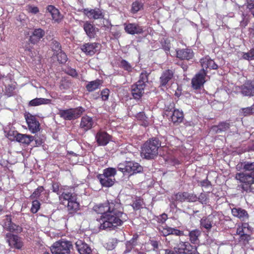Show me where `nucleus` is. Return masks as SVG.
I'll list each match as a JSON object with an SVG mask.
<instances>
[{
	"label": "nucleus",
	"mask_w": 254,
	"mask_h": 254,
	"mask_svg": "<svg viewBox=\"0 0 254 254\" xmlns=\"http://www.w3.org/2000/svg\"><path fill=\"white\" fill-rule=\"evenodd\" d=\"M173 74V71L171 70H167L163 72L160 78L161 85L162 86H165L172 79Z\"/></svg>",
	"instance_id": "31"
},
{
	"label": "nucleus",
	"mask_w": 254,
	"mask_h": 254,
	"mask_svg": "<svg viewBox=\"0 0 254 254\" xmlns=\"http://www.w3.org/2000/svg\"><path fill=\"white\" fill-rule=\"evenodd\" d=\"M18 132L17 131L9 130L7 133V137L10 140L16 139L17 135Z\"/></svg>",
	"instance_id": "49"
},
{
	"label": "nucleus",
	"mask_w": 254,
	"mask_h": 254,
	"mask_svg": "<svg viewBox=\"0 0 254 254\" xmlns=\"http://www.w3.org/2000/svg\"><path fill=\"white\" fill-rule=\"evenodd\" d=\"M186 201L189 202H195L197 200L196 195L186 192Z\"/></svg>",
	"instance_id": "46"
},
{
	"label": "nucleus",
	"mask_w": 254,
	"mask_h": 254,
	"mask_svg": "<svg viewBox=\"0 0 254 254\" xmlns=\"http://www.w3.org/2000/svg\"><path fill=\"white\" fill-rule=\"evenodd\" d=\"M141 203L139 201H134L132 204V207L134 209H138L141 207Z\"/></svg>",
	"instance_id": "61"
},
{
	"label": "nucleus",
	"mask_w": 254,
	"mask_h": 254,
	"mask_svg": "<svg viewBox=\"0 0 254 254\" xmlns=\"http://www.w3.org/2000/svg\"><path fill=\"white\" fill-rule=\"evenodd\" d=\"M220 222V218L218 215L211 214L207 217H203L200 220V226L207 230H210L211 228L217 226Z\"/></svg>",
	"instance_id": "8"
},
{
	"label": "nucleus",
	"mask_w": 254,
	"mask_h": 254,
	"mask_svg": "<svg viewBox=\"0 0 254 254\" xmlns=\"http://www.w3.org/2000/svg\"><path fill=\"white\" fill-rule=\"evenodd\" d=\"M47 11L50 13L55 22H59L62 19V15L58 9L53 5H49L47 8Z\"/></svg>",
	"instance_id": "29"
},
{
	"label": "nucleus",
	"mask_w": 254,
	"mask_h": 254,
	"mask_svg": "<svg viewBox=\"0 0 254 254\" xmlns=\"http://www.w3.org/2000/svg\"><path fill=\"white\" fill-rule=\"evenodd\" d=\"M148 74L146 71L142 72L138 81L131 86L132 95L134 99H140L144 92V89L149 83Z\"/></svg>",
	"instance_id": "4"
},
{
	"label": "nucleus",
	"mask_w": 254,
	"mask_h": 254,
	"mask_svg": "<svg viewBox=\"0 0 254 254\" xmlns=\"http://www.w3.org/2000/svg\"><path fill=\"white\" fill-rule=\"evenodd\" d=\"M83 12L89 19H98L104 17L101 10L99 8L84 9Z\"/></svg>",
	"instance_id": "17"
},
{
	"label": "nucleus",
	"mask_w": 254,
	"mask_h": 254,
	"mask_svg": "<svg viewBox=\"0 0 254 254\" xmlns=\"http://www.w3.org/2000/svg\"><path fill=\"white\" fill-rule=\"evenodd\" d=\"M25 118L28 128L32 133H35L40 130V124L35 116L28 113L25 115Z\"/></svg>",
	"instance_id": "11"
},
{
	"label": "nucleus",
	"mask_w": 254,
	"mask_h": 254,
	"mask_svg": "<svg viewBox=\"0 0 254 254\" xmlns=\"http://www.w3.org/2000/svg\"><path fill=\"white\" fill-rule=\"evenodd\" d=\"M237 234L241 236L246 235V233L241 227H239L237 230Z\"/></svg>",
	"instance_id": "62"
},
{
	"label": "nucleus",
	"mask_w": 254,
	"mask_h": 254,
	"mask_svg": "<svg viewBox=\"0 0 254 254\" xmlns=\"http://www.w3.org/2000/svg\"><path fill=\"white\" fill-rule=\"evenodd\" d=\"M201 185L202 187H207L209 185V182L207 180H203L201 182Z\"/></svg>",
	"instance_id": "64"
},
{
	"label": "nucleus",
	"mask_w": 254,
	"mask_h": 254,
	"mask_svg": "<svg viewBox=\"0 0 254 254\" xmlns=\"http://www.w3.org/2000/svg\"><path fill=\"white\" fill-rule=\"evenodd\" d=\"M111 137L106 132L99 130L96 134L95 139L100 146H105L111 140Z\"/></svg>",
	"instance_id": "13"
},
{
	"label": "nucleus",
	"mask_w": 254,
	"mask_h": 254,
	"mask_svg": "<svg viewBox=\"0 0 254 254\" xmlns=\"http://www.w3.org/2000/svg\"><path fill=\"white\" fill-rule=\"evenodd\" d=\"M44 190V188L43 187L40 186L31 195L30 197L31 198H35L38 197L41 193Z\"/></svg>",
	"instance_id": "44"
},
{
	"label": "nucleus",
	"mask_w": 254,
	"mask_h": 254,
	"mask_svg": "<svg viewBox=\"0 0 254 254\" xmlns=\"http://www.w3.org/2000/svg\"><path fill=\"white\" fill-rule=\"evenodd\" d=\"M231 125L227 122L220 123L217 126H214L210 128V132L213 133H219L227 131L230 127Z\"/></svg>",
	"instance_id": "22"
},
{
	"label": "nucleus",
	"mask_w": 254,
	"mask_h": 254,
	"mask_svg": "<svg viewBox=\"0 0 254 254\" xmlns=\"http://www.w3.org/2000/svg\"><path fill=\"white\" fill-rule=\"evenodd\" d=\"M243 58L247 60H254V48L248 53H244Z\"/></svg>",
	"instance_id": "43"
},
{
	"label": "nucleus",
	"mask_w": 254,
	"mask_h": 254,
	"mask_svg": "<svg viewBox=\"0 0 254 254\" xmlns=\"http://www.w3.org/2000/svg\"><path fill=\"white\" fill-rule=\"evenodd\" d=\"M247 8L249 10L250 12L253 14L254 17V0H248Z\"/></svg>",
	"instance_id": "48"
},
{
	"label": "nucleus",
	"mask_w": 254,
	"mask_h": 254,
	"mask_svg": "<svg viewBox=\"0 0 254 254\" xmlns=\"http://www.w3.org/2000/svg\"><path fill=\"white\" fill-rule=\"evenodd\" d=\"M241 93L244 96H254V82H247L245 83L241 87Z\"/></svg>",
	"instance_id": "26"
},
{
	"label": "nucleus",
	"mask_w": 254,
	"mask_h": 254,
	"mask_svg": "<svg viewBox=\"0 0 254 254\" xmlns=\"http://www.w3.org/2000/svg\"><path fill=\"white\" fill-rule=\"evenodd\" d=\"M176 54L177 57L181 60H189L193 56V52L190 49L177 50Z\"/></svg>",
	"instance_id": "23"
},
{
	"label": "nucleus",
	"mask_w": 254,
	"mask_h": 254,
	"mask_svg": "<svg viewBox=\"0 0 254 254\" xmlns=\"http://www.w3.org/2000/svg\"><path fill=\"white\" fill-rule=\"evenodd\" d=\"M97 178L101 185L104 187H110L112 186L115 181V178H109L103 174L98 175Z\"/></svg>",
	"instance_id": "28"
},
{
	"label": "nucleus",
	"mask_w": 254,
	"mask_h": 254,
	"mask_svg": "<svg viewBox=\"0 0 254 254\" xmlns=\"http://www.w3.org/2000/svg\"><path fill=\"white\" fill-rule=\"evenodd\" d=\"M158 229L161 234L164 236H167L170 235H175L177 236H180L184 235L183 231L167 226H160Z\"/></svg>",
	"instance_id": "12"
},
{
	"label": "nucleus",
	"mask_w": 254,
	"mask_h": 254,
	"mask_svg": "<svg viewBox=\"0 0 254 254\" xmlns=\"http://www.w3.org/2000/svg\"><path fill=\"white\" fill-rule=\"evenodd\" d=\"M109 90L106 88L103 89L101 93V98L103 100L106 101L108 100L109 95Z\"/></svg>",
	"instance_id": "52"
},
{
	"label": "nucleus",
	"mask_w": 254,
	"mask_h": 254,
	"mask_svg": "<svg viewBox=\"0 0 254 254\" xmlns=\"http://www.w3.org/2000/svg\"><path fill=\"white\" fill-rule=\"evenodd\" d=\"M196 248L195 246H191L188 242H181L174 249L177 254H191L195 252Z\"/></svg>",
	"instance_id": "9"
},
{
	"label": "nucleus",
	"mask_w": 254,
	"mask_h": 254,
	"mask_svg": "<svg viewBox=\"0 0 254 254\" xmlns=\"http://www.w3.org/2000/svg\"><path fill=\"white\" fill-rule=\"evenodd\" d=\"M95 211L101 214L100 230L110 231L118 228L127 219L126 214L119 200L108 201L107 202L94 207Z\"/></svg>",
	"instance_id": "1"
},
{
	"label": "nucleus",
	"mask_w": 254,
	"mask_h": 254,
	"mask_svg": "<svg viewBox=\"0 0 254 254\" xmlns=\"http://www.w3.org/2000/svg\"><path fill=\"white\" fill-rule=\"evenodd\" d=\"M143 168L138 163L128 161L127 168L126 169L127 173L130 175L142 172Z\"/></svg>",
	"instance_id": "19"
},
{
	"label": "nucleus",
	"mask_w": 254,
	"mask_h": 254,
	"mask_svg": "<svg viewBox=\"0 0 254 254\" xmlns=\"http://www.w3.org/2000/svg\"><path fill=\"white\" fill-rule=\"evenodd\" d=\"M200 64L202 67V70H205V68L216 69L218 68L217 64L208 56L202 58L200 60Z\"/></svg>",
	"instance_id": "20"
},
{
	"label": "nucleus",
	"mask_w": 254,
	"mask_h": 254,
	"mask_svg": "<svg viewBox=\"0 0 254 254\" xmlns=\"http://www.w3.org/2000/svg\"><path fill=\"white\" fill-rule=\"evenodd\" d=\"M197 200L202 204H207L208 202V198L205 193H201L197 197Z\"/></svg>",
	"instance_id": "50"
},
{
	"label": "nucleus",
	"mask_w": 254,
	"mask_h": 254,
	"mask_svg": "<svg viewBox=\"0 0 254 254\" xmlns=\"http://www.w3.org/2000/svg\"><path fill=\"white\" fill-rule=\"evenodd\" d=\"M60 200L64 205L67 203V210L70 213L76 212L79 207V204L76 201V196L71 193L63 192L59 196Z\"/></svg>",
	"instance_id": "5"
},
{
	"label": "nucleus",
	"mask_w": 254,
	"mask_h": 254,
	"mask_svg": "<svg viewBox=\"0 0 254 254\" xmlns=\"http://www.w3.org/2000/svg\"><path fill=\"white\" fill-rule=\"evenodd\" d=\"M162 43L164 50L167 52L169 51L171 48L170 43L166 40L162 41Z\"/></svg>",
	"instance_id": "56"
},
{
	"label": "nucleus",
	"mask_w": 254,
	"mask_h": 254,
	"mask_svg": "<svg viewBox=\"0 0 254 254\" xmlns=\"http://www.w3.org/2000/svg\"><path fill=\"white\" fill-rule=\"evenodd\" d=\"M102 81L101 80L97 79L89 82L86 86L87 90L89 92H92L100 87Z\"/></svg>",
	"instance_id": "34"
},
{
	"label": "nucleus",
	"mask_w": 254,
	"mask_h": 254,
	"mask_svg": "<svg viewBox=\"0 0 254 254\" xmlns=\"http://www.w3.org/2000/svg\"><path fill=\"white\" fill-rule=\"evenodd\" d=\"M149 244L153 247V250L154 251H158L161 246V243L159 242L154 240H150Z\"/></svg>",
	"instance_id": "45"
},
{
	"label": "nucleus",
	"mask_w": 254,
	"mask_h": 254,
	"mask_svg": "<svg viewBox=\"0 0 254 254\" xmlns=\"http://www.w3.org/2000/svg\"><path fill=\"white\" fill-rule=\"evenodd\" d=\"M51 46L53 50L56 51L57 52L61 51V46L59 43L55 40L52 41Z\"/></svg>",
	"instance_id": "51"
},
{
	"label": "nucleus",
	"mask_w": 254,
	"mask_h": 254,
	"mask_svg": "<svg viewBox=\"0 0 254 254\" xmlns=\"http://www.w3.org/2000/svg\"><path fill=\"white\" fill-rule=\"evenodd\" d=\"M106 245V248L108 250H112L115 247V244H114L113 241L108 242Z\"/></svg>",
	"instance_id": "59"
},
{
	"label": "nucleus",
	"mask_w": 254,
	"mask_h": 254,
	"mask_svg": "<svg viewBox=\"0 0 254 254\" xmlns=\"http://www.w3.org/2000/svg\"><path fill=\"white\" fill-rule=\"evenodd\" d=\"M136 118L138 120L142 121L143 122L146 121V117L143 112H140L138 113L136 116Z\"/></svg>",
	"instance_id": "57"
},
{
	"label": "nucleus",
	"mask_w": 254,
	"mask_h": 254,
	"mask_svg": "<svg viewBox=\"0 0 254 254\" xmlns=\"http://www.w3.org/2000/svg\"><path fill=\"white\" fill-rule=\"evenodd\" d=\"M184 118L183 113L178 109H174L171 116L172 121L174 123H181Z\"/></svg>",
	"instance_id": "32"
},
{
	"label": "nucleus",
	"mask_w": 254,
	"mask_h": 254,
	"mask_svg": "<svg viewBox=\"0 0 254 254\" xmlns=\"http://www.w3.org/2000/svg\"><path fill=\"white\" fill-rule=\"evenodd\" d=\"M72 249V243L70 241L60 240L54 243L51 247L52 254H70Z\"/></svg>",
	"instance_id": "6"
},
{
	"label": "nucleus",
	"mask_w": 254,
	"mask_h": 254,
	"mask_svg": "<svg viewBox=\"0 0 254 254\" xmlns=\"http://www.w3.org/2000/svg\"><path fill=\"white\" fill-rule=\"evenodd\" d=\"M34 140V136L18 133L16 140L21 143L29 145Z\"/></svg>",
	"instance_id": "30"
},
{
	"label": "nucleus",
	"mask_w": 254,
	"mask_h": 254,
	"mask_svg": "<svg viewBox=\"0 0 254 254\" xmlns=\"http://www.w3.org/2000/svg\"><path fill=\"white\" fill-rule=\"evenodd\" d=\"M200 235V231L197 229L193 230L190 232L189 237L190 242L193 244H196L198 241V237Z\"/></svg>",
	"instance_id": "35"
},
{
	"label": "nucleus",
	"mask_w": 254,
	"mask_h": 254,
	"mask_svg": "<svg viewBox=\"0 0 254 254\" xmlns=\"http://www.w3.org/2000/svg\"><path fill=\"white\" fill-rule=\"evenodd\" d=\"M168 218L167 215L163 213L157 217V221L159 223L163 224Z\"/></svg>",
	"instance_id": "54"
},
{
	"label": "nucleus",
	"mask_w": 254,
	"mask_h": 254,
	"mask_svg": "<svg viewBox=\"0 0 254 254\" xmlns=\"http://www.w3.org/2000/svg\"><path fill=\"white\" fill-rule=\"evenodd\" d=\"M5 239L10 247L16 249H20L22 247V245L20 239L17 236L7 233Z\"/></svg>",
	"instance_id": "14"
},
{
	"label": "nucleus",
	"mask_w": 254,
	"mask_h": 254,
	"mask_svg": "<svg viewBox=\"0 0 254 254\" xmlns=\"http://www.w3.org/2000/svg\"><path fill=\"white\" fill-rule=\"evenodd\" d=\"M116 174V170L113 168H109L104 170L102 174L110 178H115L114 177Z\"/></svg>",
	"instance_id": "38"
},
{
	"label": "nucleus",
	"mask_w": 254,
	"mask_h": 254,
	"mask_svg": "<svg viewBox=\"0 0 254 254\" xmlns=\"http://www.w3.org/2000/svg\"><path fill=\"white\" fill-rule=\"evenodd\" d=\"M84 111L83 108L78 107L76 108L61 110L59 115L64 120H72L79 118Z\"/></svg>",
	"instance_id": "7"
},
{
	"label": "nucleus",
	"mask_w": 254,
	"mask_h": 254,
	"mask_svg": "<svg viewBox=\"0 0 254 254\" xmlns=\"http://www.w3.org/2000/svg\"><path fill=\"white\" fill-rule=\"evenodd\" d=\"M29 11L33 14H36L39 12V9L36 6H30L29 7Z\"/></svg>",
	"instance_id": "58"
},
{
	"label": "nucleus",
	"mask_w": 254,
	"mask_h": 254,
	"mask_svg": "<svg viewBox=\"0 0 254 254\" xmlns=\"http://www.w3.org/2000/svg\"><path fill=\"white\" fill-rule=\"evenodd\" d=\"M40 207V202L37 200H33L32 203L31 211L33 213H35L39 210Z\"/></svg>",
	"instance_id": "40"
},
{
	"label": "nucleus",
	"mask_w": 254,
	"mask_h": 254,
	"mask_svg": "<svg viewBox=\"0 0 254 254\" xmlns=\"http://www.w3.org/2000/svg\"><path fill=\"white\" fill-rule=\"evenodd\" d=\"M57 59L61 63L63 64L66 62L67 58L66 54L62 52L61 50L59 51V53L57 54Z\"/></svg>",
	"instance_id": "42"
},
{
	"label": "nucleus",
	"mask_w": 254,
	"mask_h": 254,
	"mask_svg": "<svg viewBox=\"0 0 254 254\" xmlns=\"http://www.w3.org/2000/svg\"><path fill=\"white\" fill-rule=\"evenodd\" d=\"M241 227L243 228L244 232L246 233V235L250 233L251 231V228L249 226V225L248 223H244L242 224Z\"/></svg>",
	"instance_id": "55"
},
{
	"label": "nucleus",
	"mask_w": 254,
	"mask_h": 254,
	"mask_svg": "<svg viewBox=\"0 0 254 254\" xmlns=\"http://www.w3.org/2000/svg\"><path fill=\"white\" fill-rule=\"evenodd\" d=\"M94 125V120L88 116H84L81 119L80 127L83 130L87 131L91 129Z\"/></svg>",
	"instance_id": "18"
},
{
	"label": "nucleus",
	"mask_w": 254,
	"mask_h": 254,
	"mask_svg": "<svg viewBox=\"0 0 254 254\" xmlns=\"http://www.w3.org/2000/svg\"><path fill=\"white\" fill-rule=\"evenodd\" d=\"M120 66L128 71H131L132 69L130 64L124 60H122L121 61Z\"/></svg>",
	"instance_id": "41"
},
{
	"label": "nucleus",
	"mask_w": 254,
	"mask_h": 254,
	"mask_svg": "<svg viewBox=\"0 0 254 254\" xmlns=\"http://www.w3.org/2000/svg\"><path fill=\"white\" fill-rule=\"evenodd\" d=\"M83 27L86 34L90 38H94L98 31V28L88 21L84 23Z\"/></svg>",
	"instance_id": "24"
},
{
	"label": "nucleus",
	"mask_w": 254,
	"mask_h": 254,
	"mask_svg": "<svg viewBox=\"0 0 254 254\" xmlns=\"http://www.w3.org/2000/svg\"><path fill=\"white\" fill-rule=\"evenodd\" d=\"M161 144L158 139L154 138L146 141L142 148L141 155L147 159H153L158 154Z\"/></svg>",
	"instance_id": "3"
},
{
	"label": "nucleus",
	"mask_w": 254,
	"mask_h": 254,
	"mask_svg": "<svg viewBox=\"0 0 254 254\" xmlns=\"http://www.w3.org/2000/svg\"><path fill=\"white\" fill-rule=\"evenodd\" d=\"M3 227L10 232H20L21 228L18 225H16L11 222V216L9 215L5 216L4 219Z\"/></svg>",
	"instance_id": "16"
},
{
	"label": "nucleus",
	"mask_w": 254,
	"mask_h": 254,
	"mask_svg": "<svg viewBox=\"0 0 254 254\" xmlns=\"http://www.w3.org/2000/svg\"><path fill=\"white\" fill-rule=\"evenodd\" d=\"M243 169L245 172L237 173L235 178L242 183L243 190L251 192L253 190L252 185L254 184V162H245Z\"/></svg>",
	"instance_id": "2"
},
{
	"label": "nucleus",
	"mask_w": 254,
	"mask_h": 254,
	"mask_svg": "<svg viewBox=\"0 0 254 254\" xmlns=\"http://www.w3.org/2000/svg\"><path fill=\"white\" fill-rule=\"evenodd\" d=\"M124 25L126 32L130 34H140L143 31L142 28L135 23L125 24Z\"/></svg>",
	"instance_id": "25"
},
{
	"label": "nucleus",
	"mask_w": 254,
	"mask_h": 254,
	"mask_svg": "<svg viewBox=\"0 0 254 254\" xmlns=\"http://www.w3.org/2000/svg\"><path fill=\"white\" fill-rule=\"evenodd\" d=\"M99 48V44L96 43H85L81 47L82 52L87 55H93L97 52Z\"/></svg>",
	"instance_id": "15"
},
{
	"label": "nucleus",
	"mask_w": 254,
	"mask_h": 254,
	"mask_svg": "<svg viewBox=\"0 0 254 254\" xmlns=\"http://www.w3.org/2000/svg\"><path fill=\"white\" fill-rule=\"evenodd\" d=\"M68 73L72 77H76L77 76V73L74 69H69Z\"/></svg>",
	"instance_id": "63"
},
{
	"label": "nucleus",
	"mask_w": 254,
	"mask_h": 254,
	"mask_svg": "<svg viewBox=\"0 0 254 254\" xmlns=\"http://www.w3.org/2000/svg\"><path fill=\"white\" fill-rule=\"evenodd\" d=\"M127 162L128 161H126L124 163H120L118 166L119 170L123 173H127L126 169L127 168Z\"/></svg>",
	"instance_id": "53"
},
{
	"label": "nucleus",
	"mask_w": 254,
	"mask_h": 254,
	"mask_svg": "<svg viewBox=\"0 0 254 254\" xmlns=\"http://www.w3.org/2000/svg\"><path fill=\"white\" fill-rule=\"evenodd\" d=\"M49 100L45 98H35L31 100L29 105L32 106H39L42 104H46L49 102Z\"/></svg>",
	"instance_id": "36"
},
{
	"label": "nucleus",
	"mask_w": 254,
	"mask_h": 254,
	"mask_svg": "<svg viewBox=\"0 0 254 254\" xmlns=\"http://www.w3.org/2000/svg\"><path fill=\"white\" fill-rule=\"evenodd\" d=\"M75 244L76 249L80 254H91V249L82 241L78 240Z\"/></svg>",
	"instance_id": "21"
},
{
	"label": "nucleus",
	"mask_w": 254,
	"mask_h": 254,
	"mask_svg": "<svg viewBox=\"0 0 254 254\" xmlns=\"http://www.w3.org/2000/svg\"><path fill=\"white\" fill-rule=\"evenodd\" d=\"M242 111L245 116L252 114L254 113V106L243 108Z\"/></svg>",
	"instance_id": "47"
},
{
	"label": "nucleus",
	"mask_w": 254,
	"mask_h": 254,
	"mask_svg": "<svg viewBox=\"0 0 254 254\" xmlns=\"http://www.w3.org/2000/svg\"><path fill=\"white\" fill-rule=\"evenodd\" d=\"M186 192H178L172 196V199L176 201L184 202L186 201Z\"/></svg>",
	"instance_id": "37"
},
{
	"label": "nucleus",
	"mask_w": 254,
	"mask_h": 254,
	"mask_svg": "<svg viewBox=\"0 0 254 254\" xmlns=\"http://www.w3.org/2000/svg\"><path fill=\"white\" fill-rule=\"evenodd\" d=\"M45 34V32L44 30L41 28L35 29L30 37L29 40L33 44L37 43L44 37Z\"/></svg>",
	"instance_id": "27"
},
{
	"label": "nucleus",
	"mask_w": 254,
	"mask_h": 254,
	"mask_svg": "<svg viewBox=\"0 0 254 254\" xmlns=\"http://www.w3.org/2000/svg\"><path fill=\"white\" fill-rule=\"evenodd\" d=\"M232 213L233 216L237 217L240 219H245L248 218V213L247 211L240 208H234L232 209Z\"/></svg>",
	"instance_id": "33"
},
{
	"label": "nucleus",
	"mask_w": 254,
	"mask_h": 254,
	"mask_svg": "<svg viewBox=\"0 0 254 254\" xmlns=\"http://www.w3.org/2000/svg\"><path fill=\"white\" fill-rule=\"evenodd\" d=\"M143 7L142 3L136 1L132 3L131 7V12L133 13H135L139 11Z\"/></svg>",
	"instance_id": "39"
},
{
	"label": "nucleus",
	"mask_w": 254,
	"mask_h": 254,
	"mask_svg": "<svg viewBox=\"0 0 254 254\" xmlns=\"http://www.w3.org/2000/svg\"><path fill=\"white\" fill-rule=\"evenodd\" d=\"M206 72L201 70L191 80L192 87L194 89H199L205 82Z\"/></svg>",
	"instance_id": "10"
},
{
	"label": "nucleus",
	"mask_w": 254,
	"mask_h": 254,
	"mask_svg": "<svg viewBox=\"0 0 254 254\" xmlns=\"http://www.w3.org/2000/svg\"><path fill=\"white\" fill-rule=\"evenodd\" d=\"M52 190L54 192L58 194L59 190V185L58 183H53L52 185Z\"/></svg>",
	"instance_id": "60"
}]
</instances>
